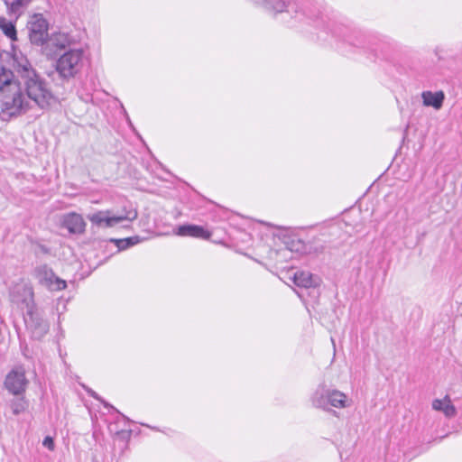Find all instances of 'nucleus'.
Masks as SVG:
<instances>
[{
    "label": "nucleus",
    "mask_w": 462,
    "mask_h": 462,
    "mask_svg": "<svg viewBox=\"0 0 462 462\" xmlns=\"http://www.w3.org/2000/svg\"><path fill=\"white\" fill-rule=\"evenodd\" d=\"M0 101L2 112L9 116H17L30 108L21 83L14 79V72L5 66L0 67Z\"/></svg>",
    "instance_id": "f257e3e1"
},
{
    "label": "nucleus",
    "mask_w": 462,
    "mask_h": 462,
    "mask_svg": "<svg viewBox=\"0 0 462 462\" xmlns=\"http://www.w3.org/2000/svg\"><path fill=\"white\" fill-rule=\"evenodd\" d=\"M14 66L23 81L27 97L41 108L50 106L51 92L47 88L45 80L32 68L25 57L14 58Z\"/></svg>",
    "instance_id": "f03ea898"
},
{
    "label": "nucleus",
    "mask_w": 462,
    "mask_h": 462,
    "mask_svg": "<svg viewBox=\"0 0 462 462\" xmlns=\"http://www.w3.org/2000/svg\"><path fill=\"white\" fill-rule=\"evenodd\" d=\"M83 55L81 49H71L56 60L55 70L62 82H69L80 74L84 66Z\"/></svg>",
    "instance_id": "7ed1b4c3"
},
{
    "label": "nucleus",
    "mask_w": 462,
    "mask_h": 462,
    "mask_svg": "<svg viewBox=\"0 0 462 462\" xmlns=\"http://www.w3.org/2000/svg\"><path fill=\"white\" fill-rule=\"evenodd\" d=\"M27 29L32 44L42 46L48 41L53 42L52 39H49V24L42 14H36L32 17V20L27 24Z\"/></svg>",
    "instance_id": "20e7f679"
},
{
    "label": "nucleus",
    "mask_w": 462,
    "mask_h": 462,
    "mask_svg": "<svg viewBox=\"0 0 462 462\" xmlns=\"http://www.w3.org/2000/svg\"><path fill=\"white\" fill-rule=\"evenodd\" d=\"M136 217L137 212L135 210L129 211L127 214L120 216H112L109 210H100L88 215V220L98 227H112L124 220L133 221Z\"/></svg>",
    "instance_id": "39448f33"
},
{
    "label": "nucleus",
    "mask_w": 462,
    "mask_h": 462,
    "mask_svg": "<svg viewBox=\"0 0 462 462\" xmlns=\"http://www.w3.org/2000/svg\"><path fill=\"white\" fill-rule=\"evenodd\" d=\"M33 275L42 286L50 291H61L67 287L66 282L56 276L47 264L37 266L33 271Z\"/></svg>",
    "instance_id": "423d86ee"
},
{
    "label": "nucleus",
    "mask_w": 462,
    "mask_h": 462,
    "mask_svg": "<svg viewBox=\"0 0 462 462\" xmlns=\"http://www.w3.org/2000/svg\"><path fill=\"white\" fill-rule=\"evenodd\" d=\"M23 319L32 339L41 340L48 333L49 324L39 315L36 309L27 310Z\"/></svg>",
    "instance_id": "0eeeda50"
},
{
    "label": "nucleus",
    "mask_w": 462,
    "mask_h": 462,
    "mask_svg": "<svg viewBox=\"0 0 462 462\" xmlns=\"http://www.w3.org/2000/svg\"><path fill=\"white\" fill-rule=\"evenodd\" d=\"M29 381L25 376L24 370L20 367L11 370L5 380L6 390L16 396L23 395L27 388Z\"/></svg>",
    "instance_id": "6e6552de"
},
{
    "label": "nucleus",
    "mask_w": 462,
    "mask_h": 462,
    "mask_svg": "<svg viewBox=\"0 0 462 462\" xmlns=\"http://www.w3.org/2000/svg\"><path fill=\"white\" fill-rule=\"evenodd\" d=\"M10 300L13 303L23 305L27 310L35 309L32 288L24 283H18L10 290Z\"/></svg>",
    "instance_id": "1a4fd4ad"
},
{
    "label": "nucleus",
    "mask_w": 462,
    "mask_h": 462,
    "mask_svg": "<svg viewBox=\"0 0 462 462\" xmlns=\"http://www.w3.org/2000/svg\"><path fill=\"white\" fill-rule=\"evenodd\" d=\"M61 227L66 228L70 234L81 235L85 232L86 222L80 214L69 212L62 216Z\"/></svg>",
    "instance_id": "9d476101"
},
{
    "label": "nucleus",
    "mask_w": 462,
    "mask_h": 462,
    "mask_svg": "<svg viewBox=\"0 0 462 462\" xmlns=\"http://www.w3.org/2000/svg\"><path fill=\"white\" fill-rule=\"evenodd\" d=\"M293 282L298 287L308 289L319 287L321 280L308 271H298L293 275Z\"/></svg>",
    "instance_id": "9b49d317"
},
{
    "label": "nucleus",
    "mask_w": 462,
    "mask_h": 462,
    "mask_svg": "<svg viewBox=\"0 0 462 462\" xmlns=\"http://www.w3.org/2000/svg\"><path fill=\"white\" fill-rule=\"evenodd\" d=\"M180 236H191L195 238L209 239L211 232L198 225H182L176 232Z\"/></svg>",
    "instance_id": "f8f14e48"
},
{
    "label": "nucleus",
    "mask_w": 462,
    "mask_h": 462,
    "mask_svg": "<svg viewBox=\"0 0 462 462\" xmlns=\"http://www.w3.org/2000/svg\"><path fill=\"white\" fill-rule=\"evenodd\" d=\"M330 390L325 384H319L311 396L312 405L316 408L330 411L328 408Z\"/></svg>",
    "instance_id": "ddd939ff"
},
{
    "label": "nucleus",
    "mask_w": 462,
    "mask_h": 462,
    "mask_svg": "<svg viewBox=\"0 0 462 462\" xmlns=\"http://www.w3.org/2000/svg\"><path fill=\"white\" fill-rule=\"evenodd\" d=\"M421 97L423 105L425 106H431L436 110H439L443 106V102L445 100V94L442 90L436 92L423 91L421 93Z\"/></svg>",
    "instance_id": "4468645a"
},
{
    "label": "nucleus",
    "mask_w": 462,
    "mask_h": 462,
    "mask_svg": "<svg viewBox=\"0 0 462 462\" xmlns=\"http://www.w3.org/2000/svg\"><path fill=\"white\" fill-rule=\"evenodd\" d=\"M432 408L436 411H441L448 418L455 417L457 414L456 407L452 404L448 396H446L443 400H434Z\"/></svg>",
    "instance_id": "2eb2a0df"
},
{
    "label": "nucleus",
    "mask_w": 462,
    "mask_h": 462,
    "mask_svg": "<svg viewBox=\"0 0 462 462\" xmlns=\"http://www.w3.org/2000/svg\"><path fill=\"white\" fill-rule=\"evenodd\" d=\"M346 395L338 390H330L328 405L336 408L346 407Z\"/></svg>",
    "instance_id": "dca6fc26"
},
{
    "label": "nucleus",
    "mask_w": 462,
    "mask_h": 462,
    "mask_svg": "<svg viewBox=\"0 0 462 462\" xmlns=\"http://www.w3.org/2000/svg\"><path fill=\"white\" fill-rule=\"evenodd\" d=\"M262 4L269 10L275 13L284 12L291 0H261Z\"/></svg>",
    "instance_id": "f3484780"
},
{
    "label": "nucleus",
    "mask_w": 462,
    "mask_h": 462,
    "mask_svg": "<svg viewBox=\"0 0 462 462\" xmlns=\"http://www.w3.org/2000/svg\"><path fill=\"white\" fill-rule=\"evenodd\" d=\"M0 29L12 41L17 40L16 29L13 22L7 21L5 17H0Z\"/></svg>",
    "instance_id": "a211bd4d"
},
{
    "label": "nucleus",
    "mask_w": 462,
    "mask_h": 462,
    "mask_svg": "<svg viewBox=\"0 0 462 462\" xmlns=\"http://www.w3.org/2000/svg\"><path fill=\"white\" fill-rule=\"evenodd\" d=\"M10 407L14 415H19L28 408V401L23 396L13 399Z\"/></svg>",
    "instance_id": "6ab92c4d"
},
{
    "label": "nucleus",
    "mask_w": 462,
    "mask_h": 462,
    "mask_svg": "<svg viewBox=\"0 0 462 462\" xmlns=\"http://www.w3.org/2000/svg\"><path fill=\"white\" fill-rule=\"evenodd\" d=\"M305 253L308 254H322L326 249V245L324 242H321L319 239L314 238L309 245V246H304L302 248Z\"/></svg>",
    "instance_id": "aec40b11"
},
{
    "label": "nucleus",
    "mask_w": 462,
    "mask_h": 462,
    "mask_svg": "<svg viewBox=\"0 0 462 462\" xmlns=\"http://www.w3.org/2000/svg\"><path fill=\"white\" fill-rule=\"evenodd\" d=\"M3 1L10 14H18L21 13V9L23 6V0H14L13 2H9L8 0Z\"/></svg>",
    "instance_id": "412c9836"
},
{
    "label": "nucleus",
    "mask_w": 462,
    "mask_h": 462,
    "mask_svg": "<svg viewBox=\"0 0 462 462\" xmlns=\"http://www.w3.org/2000/svg\"><path fill=\"white\" fill-rule=\"evenodd\" d=\"M141 241L138 236L122 238L119 241V251L125 250Z\"/></svg>",
    "instance_id": "4be33fe9"
},
{
    "label": "nucleus",
    "mask_w": 462,
    "mask_h": 462,
    "mask_svg": "<svg viewBox=\"0 0 462 462\" xmlns=\"http://www.w3.org/2000/svg\"><path fill=\"white\" fill-rule=\"evenodd\" d=\"M87 393H88L89 396L95 398L96 400L102 402L104 403L105 407H109V408L113 409L115 411H116L118 414H120L125 420H128V418L126 416L120 413L115 407H113L109 403L103 401L95 391H93L92 389H87Z\"/></svg>",
    "instance_id": "5701e85b"
},
{
    "label": "nucleus",
    "mask_w": 462,
    "mask_h": 462,
    "mask_svg": "<svg viewBox=\"0 0 462 462\" xmlns=\"http://www.w3.org/2000/svg\"><path fill=\"white\" fill-rule=\"evenodd\" d=\"M42 445L44 447H46L49 450H51V451L54 450V448H55L54 440L50 436H47L44 438V439L42 441Z\"/></svg>",
    "instance_id": "b1692460"
},
{
    "label": "nucleus",
    "mask_w": 462,
    "mask_h": 462,
    "mask_svg": "<svg viewBox=\"0 0 462 462\" xmlns=\"http://www.w3.org/2000/svg\"><path fill=\"white\" fill-rule=\"evenodd\" d=\"M109 241L114 243V244H116V245L119 249V241H120V239L111 238Z\"/></svg>",
    "instance_id": "393cba45"
},
{
    "label": "nucleus",
    "mask_w": 462,
    "mask_h": 462,
    "mask_svg": "<svg viewBox=\"0 0 462 462\" xmlns=\"http://www.w3.org/2000/svg\"><path fill=\"white\" fill-rule=\"evenodd\" d=\"M117 435H120V434H125V432L122 430V431H117L116 432Z\"/></svg>",
    "instance_id": "a878e982"
},
{
    "label": "nucleus",
    "mask_w": 462,
    "mask_h": 462,
    "mask_svg": "<svg viewBox=\"0 0 462 462\" xmlns=\"http://www.w3.org/2000/svg\"><path fill=\"white\" fill-rule=\"evenodd\" d=\"M60 49H64V48H65V45H64V44H61V45L60 46Z\"/></svg>",
    "instance_id": "bb28decb"
}]
</instances>
